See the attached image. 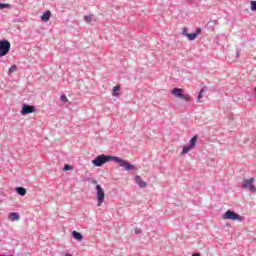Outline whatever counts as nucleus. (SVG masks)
<instances>
[{
	"instance_id": "obj_1",
	"label": "nucleus",
	"mask_w": 256,
	"mask_h": 256,
	"mask_svg": "<svg viewBox=\"0 0 256 256\" xmlns=\"http://www.w3.org/2000/svg\"><path fill=\"white\" fill-rule=\"evenodd\" d=\"M109 161H116V163L126 171H135V165L129 163L127 160H123L117 156H107L105 154L97 156L92 160V164L94 167H103V165H105V163H109Z\"/></svg>"
},
{
	"instance_id": "obj_2",
	"label": "nucleus",
	"mask_w": 256,
	"mask_h": 256,
	"mask_svg": "<svg viewBox=\"0 0 256 256\" xmlns=\"http://www.w3.org/2000/svg\"><path fill=\"white\" fill-rule=\"evenodd\" d=\"M96 197L98 201V207H101L105 202V190L101 187V185H96Z\"/></svg>"
},
{
	"instance_id": "obj_3",
	"label": "nucleus",
	"mask_w": 256,
	"mask_h": 256,
	"mask_svg": "<svg viewBox=\"0 0 256 256\" xmlns=\"http://www.w3.org/2000/svg\"><path fill=\"white\" fill-rule=\"evenodd\" d=\"M11 49V43L7 40H0V57H5Z\"/></svg>"
},
{
	"instance_id": "obj_4",
	"label": "nucleus",
	"mask_w": 256,
	"mask_h": 256,
	"mask_svg": "<svg viewBox=\"0 0 256 256\" xmlns=\"http://www.w3.org/2000/svg\"><path fill=\"white\" fill-rule=\"evenodd\" d=\"M253 183H255V178L245 179L243 180L242 187L243 189L252 191V193H256V187L253 185Z\"/></svg>"
},
{
	"instance_id": "obj_5",
	"label": "nucleus",
	"mask_w": 256,
	"mask_h": 256,
	"mask_svg": "<svg viewBox=\"0 0 256 256\" xmlns=\"http://www.w3.org/2000/svg\"><path fill=\"white\" fill-rule=\"evenodd\" d=\"M223 219H230L232 221H242L243 217L231 210H228L224 213Z\"/></svg>"
},
{
	"instance_id": "obj_6",
	"label": "nucleus",
	"mask_w": 256,
	"mask_h": 256,
	"mask_svg": "<svg viewBox=\"0 0 256 256\" xmlns=\"http://www.w3.org/2000/svg\"><path fill=\"white\" fill-rule=\"evenodd\" d=\"M21 113L22 115H29V113H35V106L24 104Z\"/></svg>"
},
{
	"instance_id": "obj_7",
	"label": "nucleus",
	"mask_w": 256,
	"mask_h": 256,
	"mask_svg": "<svg viewBox=\"0 0 256 256\" xmlns=\"http://www.w3.org/2000/svg\"><path fill=\"white\" fill-rule=\"evenodd\" d=\"M171 94L174 97H178L179 99H181V97H183V89L181 88H174L171 90Z\"/></svg>"
},
{
	"instance_id": "obj_8",
	"label": "nucleus",
	"mask_w": 256,
	"mask_h": 256,
	"mask_svg": "<svg viewBox=\"0 0 256 256\" xmlns=\"http://www.w3.org/2000/svg\"><path fill=\"white\" fill-rule=\"evenodd\" d=\"M135 181H136L137 185H139V187H141V189H144V187H147V182L142 181L141 176L137 175L135 177Z\"/></svg>"
},
{
	"instance_id": "obj_9",
	"label": "nucleus",
	"mask_w": 256,
	"mask_h": 256,
	"mask_svg": "<svg viewBox=\"0 0 256 256\" xmlns=\"http://www.w3.org/2000/svg\"><path fill=\"white\" fill-rule=\"evenodd\" d=\"M8 219L10 221H19L21 219V217L19 216V213L12 212V213L9 214Z\"/></svg>"
},
{
	"instance_id": "obj_10",
	"label": "nucleus",
	"mask_w": 256,
	"mask_h": 256,
	"mask_svg": "<svg viewBox=\"0 0 256 256\" xmlns=\"http://www.w3.org/2000/svg\"><path fill=\"white\" fill-rule=\"evenodd\" d=\"M41 19H42V21L47 23V21H49V19H51V11L47 10L46 12H44L41 16Z\"/></svg>"
},
{
	"instance_id": "obj_11",
	"label": "nucleus",
	"mask_w": 256,
	"mask_h": 256,
	"mask_svg": "<svg viewBox=\"0 0 256 256\" xmlns=\"http://www.w3.org/2000/svg\"><path fill=\"white\" fill-rule=\"evenodd\" d=\"M120 91H121V86L120 85L114 86L113 90H112V96L113 97H119Z\"/></svg>"
},
{
	"instance_id": "obj_12",
	"label": "nucleus",
	"mask_w": 256,
	"mask_h": 256,
	"mask_svg": "<svg viewBox=\"0 0 256 256\" xmlns=\"http://www.w3.org/2000/svg\"><path fill=\"white\" fill-rule=\"evenodd\" d=\"M72 237H74L76 241H83V235L75 230L72 232Z\"/></svg>"
},
{
	"instance_id": "obj_13",
	"label": "nucleus",
	"mask_w": 256,
	"mask_h": 256,
	"mask_svg": "<svg viewBox=\"0 0 256 256\" xmlns=\"http://www.w3.org/2000/svg\"><path fill=\"white\" fill-rule=\"evenodd\" d=\"M18 195H21V197H25V195H27V189L23 188V187H18L16 189Z\"/></svg>"
},
{
	"instance_id": "obj_14",
	"label": "nucleus",
	"mask_w": 256,
	"mask_h": 256,
	"mask_svg": "<svg viewBox=\"0 0 256 256\" xmlns=\"http://www.w3.org/2000/svg\"><path fill=\"white\" fill-rule=\"evenodd\" d=\"M193 148L191 146H184L182 152L180 155H187V152L192 150Z\"/></svg>"
},
{
	"instance_id": "obj_15",
	"label": "nucleus",
	"mask_w": 256,
	"mask_h": 256,
	"mask_svg": "<svg viewBox=\"0 0 256 256\" xmlns=\"http://www.w3.org/2000/svg\"><path fill=\"white\" fill-rule=\"evenodd\" d=\"M186 37H188L189 41H195L197 39V34L191 33V34H186Z\"/></svg>"
},
{
	"instance_id": "obj_16",
	"label": "nucleus",
	"mask_w": 256,
	"mask_h": 256,
	"mask_svg": "<svg viewBox=\"0 0 256 256\" xmlns=\"http://www.w3.org/2000/svg\"><path fill=\"white\" fill-rule=\"evenodd\" d=\"M195 145H197V136H194L191 140H190V146L193 149V147H195Z\"/></svg>"
},
{
	"instance_id": "obj_17",
	"label": "nucleus",
	"mask_w": 256,
	"mask_h": 256,
	"mask_svg": "<svg viewBox=\"0 0 256 256\" xmlns=\"http://www.w3.org/2000/svg\"><path fill=\"white\" fill-rule=\"evenodd\" d=\"M180 99H183L184 101H191V95L189 94H182V97Z\"/></svg>"
},
{
	"instance_id": "obj_18",
	"label": "nucleus",
	"mask_w": 256,
	"mask_h": 256,
	"mask_svg": "<svg viewBox=\"0 0 256 256\" xmlns=\"http://www.w3.org/2000/svg\"><path fill=\"white\" fill-rule=\"evenodd\" d=\"M84 19L86 23H91V21L93 20V15L84 16Z\"/></svg>"
},
{
	"instance_id": "obj_19",
	"label": "nucleus",
	"mask_w": 256,
	"mask_h": 256,
	"mask_svg": "<svg viewBox=\"0 0 256 256\" xmlns=\"http://www.w3.org/2000/svg\"><path fill=\"white\" fill-rule=\"evenodd\" d=\"M9 7H11V4L0 3V9H9Z\"/></svg>"
},
{
	"instance_id": "obj_20",
	"label": "nucleus",
	"mask_w": 256,
	"mask_h": 256,
	"mask_svg": "<svg viewBox=\"0 0 256 256\" xmlns=\"http://www.w3.org/2000/svg\"><path fill=\"white\" fill-rule=\"evenodd\" d=\"M250 5H251L250 7L251 11H256V1H251Z\"/></svg>"
},
{
	"instance_id": "obj_21",
	"label": "nucleus",
	"mask_w": 256,
	"mask_h": 256,
	"mask_svg": "<svg viewBox=\"0 0 256 256\" xmlns=\"http://www.w3.org/2000/svg\"><path fill=\"white\" fill-rule=\"evenodd\" d=\"M15 71H17V65H12L10 68H9V73H15Z\"/></svg>"
},
{
	"instance_id": "obj_22",
	"label": "nucleus",
	"mask_w": 256,
	"mask_h": 256,
	"mask_svg": "<svg viewBox=\"0 0 256 256\" xmlns=\"http://www.w3.org/2000/svg\"><path fill=\"white\" fill-rule=\"evenodd\" d=\"M60 99L63 103H67V101H69V99H67V96L65 94L61 95Z\"/></svg>"
},
{
	"instance_id": "obj_23",
	"label": "nucleus",
	"mask_w": 256,
	"mask_h": 256,
	"mask_svg": "<svg viewBox=\"0 0 256 256\" xmlns=\"http://www.w3.org/2000/svg\"><path fill=\"white\" fill-rule=\"evenodd\" d=\"M71 169H73V167H71V165L66 164L63 168V171H71Z\"/></svg>"
},
{
	"instance_id": "obj_24",
	"label": "nucleus",
	"mask_w": 256,
	"mask_h": 256,
	"mask_svg": "<svg viewBox=\"0 0 256 256\" xmlns=\"http://www.w3.org/2000/svg\"><path fill=\"white\" fill-rule=\"evenodd\" d=\"M194 34L196 35V37L198 35H201V28H197L196 31L194 32Z\"/></svg>"
},
{
	"instance_id": "obj_25",
	"label": "nucleus",
	"mask_w": 256,
	"mask_h": 256,
	"mask_svg": "<svg viewBox=\"0 0 256 256\" xmlns=\"http://www.w3.org/2000/svg\"><path fill=\"white\" fill-rule=\"evenodd\" d=\"M182 35H184L185 37L189 35V33H187V28H183Z\"/></svg>"
},
{
	"instance_id": "obj_26",
	"label": "nucleus",
	"mask_w": 256,
	"mask_h": 256,
	"mask_svg": "<svg viewBox=\"0 0 256 256\" xmlns=\"http://www.w3.org/2000/svg\"><path fill=\"white\" fill-rule=\"evenodd\" d=\"M204 89H201L200 90V93H199V95H198V99H201L202 97H203V93H204Z\"/></svg>"
},
{
	"instance_id": "obj_27",
	"label": "nucleus",
	"mask_w": 256,
	"mask_h": 256,
	"mask_svg": "<svg viewBox=\"0 0 256 256\" xmlns=\"http://www.w3.org/2000/svg\"><path fill=\"white\" fill-rule=\"evenodd\" d=\"M135 233H136V234L141 233V229L136 228V229H135Z\"/></svg>"
},
{
	"instance_id": "obj_28",
	"label": "nucleus",
	"mask_w": 256,
	"mask_h": 256,
	"mask_svg": "<svg viewBox=\"0 0 256 256\" xmlns=\"http://www.w3.org/2000/svg\"><path fill=\"white\" fill-rule=\"evenodd\" d=\"M192 256H201V254L195 253V254H193Z\"/></svg>"
},
{
	"instance_id": "obj_29",
	"label": "nucleus",
	"mask_w": 256,
	"mask_h": 256,
	"mask_svg": "<svg viewBox=\"0 0 256 256\" xmlns=\"http://www.w3.org/2000/svg\"><path fill=\"white\" fill-rule=\"evenodd\" d=\"M93 183H94L95 185H97V180H94Z\"/></svg>"
},
{
	"instance_id": "obj_30",
	"label": "nucleus",
	"mask_w": 256,
	"mask_h": 256,
	"mask_svg": "<svg viewBox=\"0 0 256 256\" xmlns=\"http://www.w3.org/2000/svg\"><path fill=\"white\" fill-rule=\"evenodd\" d=\"M65 256H72V255L68 253V254H66Z\"/></svg>"
},
{
	"instance_id": "obj_31",
	"label": "nucleus",
	"mask_w": 256,
	"mask_h": 256,
	"mask_svg": "<svg viewBox=\"0 0 256 256\" xmlns=\"http://www.w3.org/2000/svg\"><path fill=\"white\" fill-rule=\"evenodd\" d=\"M254 93L256 94V88H254Z\"/></svg>"
}]
</instances>
